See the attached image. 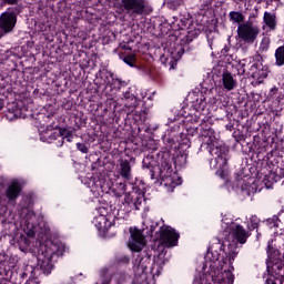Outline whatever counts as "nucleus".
<instances>
[{"instance_id": "14", "label": "nucleus", "mask_w": 284, "mask_h": 284, "mask_svg": "<svg viewBox=\"0 0 284 284\" xmlns=\"http://www.w3.org/2000/svg\"><path fill=\"white\" fill-rule=\"evenodd\" d=\"M118 172L124 181H132V168L136 165V159L133 156L120 158L118 160Z\"/></svg>"}, {"instance_id": "43", "label": "nucleus", "mask_w": 284, "mask_h": 284, "mask_svg": "<svg viewBox=\"0 0 284 284\" xmlns=\"http://www.w3.org/2000/svg\"><path fill=\"white\" fill-rule=\"evenodd\" d=\"M156 227H159V222H152L150 225L149 231L146 232V235L150 236L151 239H156Z\"/></svg>"}, {"instance_id": "2", "label": "nucleus", "mask_w": 284, "mask_h": 284, "mask_svg": "<svg viewBox=\"0 0 284 284\" xmlns=\"http://www.w3.org/2000/svg\"><path fill=\"white\" fill-rule=\"evenodd\" d=\"M143 170H148L151 181H166L173 183L174 169L172 168V154L170 151H155L149 153L142 160Z\"/></svg>"}, {"instance_id": "17", "label": "nucleus", "mask_w": 284, "mask_h": 284, "mask_svg": "<svg viewBox=\"0 0 284 284\" xmlns=\"http://www.w3.org/2000/svg\"><path fill=\"white\" fill-rule=\"evenodd\" d=\"M275 163L277 164L278 161L275 160L273 164H271L273 168L271 169L270 173L264 178V183L266 187H272L274 183H278L281 179H284V169L280 168Z\"/></svg>"}, {"instance_id": "8", "label": "nucleus", "mask_w": 284, "mask_h": 284, "mask_svg": "<svg viewBox=\"0 0 284 284\" xmlns=\"http://www.w3.org/2000/svg\"><path fill=\"white\" fill-rule=\"evenodd\" d=\"M123 97L126 101L125 108H128V110H130L131 112H134V110H136V108H139L141 103H142L141 112H144V114L145 112H148V110L152 108V97L146 98V101H150L149 104L145 101V98H143V101H141V99H139V93L136 92V88L134 87H130L126 91H124Z\"/></svg>"}, {"instance_id": "44", "label": "nucleus", "mask_w": 284, "mask_h": 284, "mask_svg": "<svg viewBox=\"0 0 284 284\" xmlns=\"http://www.w3.org/2000/svg\"><path fill=\"white\" fill-rule=\"evenodd\" d=\"M23 232L27 234V236H29V239H34V235H36L34 225L28 223L24 226Z\"/></svg>"}, {"instance_id": "39", "label": "nucleus", "mask_w": 284, "mask_h": 284, "mask_svg": "<svg viewBox=\"0 0 284 284\" xmlns=\"http://www.w3.org/2000/svg\"><path fill=\"white\" fill-rule=\"evenodd\" d=\"M113 265H130V256L128 255H115L113 258Z\"/></svg>"}, {"instance_id": "22", "label": "nucleus", "mask_w": 284, "mask_h": 284, "mask_svg": "<svg viewBox=\"0 0 284 284\" xmlns=\"http://www.w3.org/2000/svg\"><path fill=\"white\" fill-rule=\"evenodd\" d=\"M250 175H243V172H240L236 174L235 176V185L236 187H239L241 190V192H244V194H247V196H250L252 190H254V187H252V184H250Z\"/></svg>"}, {"instance_id": "37", "label": "nucleus", "mask_w": 284, "mask_h": 284, "mask_svg": "<svg viewBox=\"0 0 284 284\" xmlns=\"http://www.w3.org/2000/svg\"><path fill=\"white\" fill-rule=\"evenodd\" d=\"M229 18L234 23H239V26H241V23H243V21H245V16H243V13H241L239 11H231L229 13Z\"/></svg>"}, {"instance_id": "38", "label": "nucleus", "mask_w": 284, "mask_h": 284, "mask_svg": "<svg viewBox=\"0 0 284 284\" xmlns=\"http://www.w3.org/2000/svg\"><path fill=\"white\" fill-rule=\"evenodd\" d=\"M258 225H261V219L256 215H252L247 223L248 232L252 233L254 230H258Z\"/></svg>"}, {"instance_id": "9", "label": "nucleus", "mask_w": 284, "mask_h": 284, "mask_svg": "<svg viewBox=\"0 0 284 284\" xmlns=\"http://www.w3.org/2000/svg\"><path fill=\"white\" fill-rule=\"evenodd\" d=\"M41 134V139L47 143H55L57 148H63V134H65V128H59V124L52 122L47 125Z\"/></svg>"}, {"instance_id": "33", "label": "nucleus", "mask_w": 284, "mask_h": 284, "mask_svg": "<svg viewBox=\"0 0 284 284\" xmlns=\"http://www.w3.org/2000/svg\"><path fill=\"white\" fill-rule=\"evenodd\" d=\"M126 85H128V82H125L119 78H113L111 80V83L109 84V88L111 89V91L119 92V90H121V88H125Z\"/></svg>"}, {"instance_id": "11", "label": "nucleus", "mask_w": 284, "mask_h": 284, "mask_svg": "<svg viewBox=\"0 0 284 284\" xmlns=\"http://www.w3.org/2000/svg\"><path fill=\"white\" fill-rule=\"evenodd\" d=\"M122 3L131 21L145 12V0H122Z\"/></svg>"}, {"instance_id": "16", "label": "nucleus", "mask_w": 284, "mask_h": 284, "mask_svg": "<svg viewBox=\"0 0 284 284\" xmlns=\"http://www.w3.org/2000/svg\"><path fill=\"white\" fill-rule=\"evenodd\" d=\"M230 234L233 239V242L230 243H235V245L237 243H240V245H245V243H247V239L252 236V233L245 230V227H243L241 224H234Z\"/></svg>"}, {"instance_id": "57", "label": "nucleus", "mask_w": 284, "mask_h": 284, "mask_svg": "<svg viewBox=\"0 0 284 284\" xmlns=\"http://www.w3.org/2000/svg\"><path fill=\"white\" fill-rule=\"evenodd\" d=\"M186 41H187V43H191L192 39H187Z\"/></svg>"}, {"instance_id": "42", "label": "nucleus", "mask_w": 284, "mask_h": 284, "mask_svg": "<svg viewBox=\"0 0 284 284\" xmlns=\"http://www.w3.org/2000/svg\"><path fill=\"white\" fill-rule=\"evenodd\" d=\"M271 43L270 37H263L258 48L260 52H267Z\"/></svg>"}, {"instance_id": "13", "label": "nucleus", "mask_w": 284, "mask_h": 284, "mask_svg": "<svg viewBox=\"0 0 284 284\" xmlns=\"http://www.w3.org/2000/svg\"><path fill=\"white\" fill-rule=\"evenodd\" d=\"M145 187L133 186L132 193H126L124 196V203L128 204L131 210H139V206L142 205L145 199Z\"/></svg>"}, {"instance_id": "35", "label": "nucleus", "mask_w": 284, "mask_h": 284, "mask_svg": "<svg viewBox=\"0 0 284 284\" xmlns=\"http://www.w3.org/2000/svg\"><path fill=\"white\" fill-rule=\"evenodd\" d=\"M100 79L103 81L102 83L105 85V88H109L114 77L108 70H103L100 71Z\"/></svg>"}, {"instance_id": "27", "label": "nucleus", "mask_w": 284, "mask_h": 284, "mask_svg": "<svg viewBox=\"0 0 284 284\" xmlns=\"http://www.w3.org/2000/svg\"><path fill=\"white\" fill-rule=\"evenodd\" d=\"M7 112V119H9V121H14V119H26L23 109L19 108L14 102L9 104Z\"/></svg>"}, {"instance_id": "28", "label": "nucleus", "mask_w": 284, "mask_h": 284, "mask_svg": "<svg viewBox=\"0 0 284 284\" xmlns=\"http://www.w3.org/2000/svg\"><path fill=\"white\" fill-rule=\"evenodd\" d=\"M266 152L267 149L265 146H258L256 150L257 159L266 161L268 165H274V161H276V158H274V153L272 151L267 153Z\"/></svg>"}, {"instance_id": "10", "label": "nucleus", "mask_w": 284, "mask_h": 284, "mask_svg": "<svg viewBox=\"0 0 284 284\" xmlns=\"http://www.w3.org/2000/svg\"><path fill=\"white\" fill-rule=\"evenodd\" d=\"M179 239L181 235L171 226H161L159 232H155V240L161 241L164 247H176Z\"/></svg>"}, {"instance_id": "59", "label": "nucleus", "mask_w": 284, "mask_h": 284, "mask_svg": "<svg viewBox=\"0 0 284 284\" xmlns=\"http://www.w3.org/2000/svg\"><path fill=\"white\" fill-rule=\"evenodd\" d=\"M122 21H128V20L125 18H123Z\"/></svg>"}, {"instance_id": "5", "label": "nucleus", "mask_w": 284, "mask_h": 284, "mask_svg": "<svg viewBox=\"0 0 284 284\" xmlns=\"http://www.w3.org/2000/svg\"><path fill=\"white\" fill-rule=\"evenodd\" d=\"M239 77H252L258 85L267 79L270 74V68L263 64V55L256 53L253 57L245 58L236 65Z\"/></svg>"}, {"instance_id": "30", "label": "nucleus", "mask_w": 284, "mask_h": 284, "mask_svg": "<svg viewBox=\"0 0 284 284\" xmlns=\"http://www.w3.org/2000/svg\"><path fill=\"white\" fill-rule=\"evenodd\" d=\"M263 21L268 30H276V14L265 11Z\"/></svg>"}, {"instance_id": "6", "label": "nucleus", "mask_w": 284, "mask_h": 284, "mask_svg": "<svg viewBox=\"0 0 284 284\" xmlns=\"http://www.w3.org/2000/svg\"><path fill=\"white\" fill-rule=\"evenodd\" d=\"M212 156H215L210 162L211 170L215 171V176L225 179V166L230 161V149L225 145L213 146L210 150Z\"/></svg>"}, {"instance_id": "49", "label": "nucleus", "mask_w": 284, "mask_h": 284, "mask_svg": "<svg viewBox=\"0 0 284 284\" xmlns=\"http://www.w3.org/2000/svg\"><path fill=\"white\" fill-rule=\"evenodd\" d=\"M186 132H187L189 136H199L201 129L199 126H194V128L187 129Z\"/></svg>"}, {"instance_id": "26", "label": "nucleus", "mask_w": 284, "mask_h": 284, "mask_svg": "<svg viewBox=\"0 0 284 284\" xmlns=\"http://www.w3.org/2000/svg\"><path fill=\"white\" fill-rule=\"evenodd\" d=\"M32 205H34V200H32V195L23 196L18 206V212L20 216H28V214H30V207H32Z\"/></svg>"}, {"instance_id": "54", "label": "nucleus", "mask_w": 284, "mask_h": 284, "mask_svg": "<svg viewBox=\"0 0 284 284\" xmlns=\"http://www.w3.org/2000/svg\"><path fill=\"white\" fill-rule=\"evenodd\" d=\"M3 263H10V261H1L0 260V275H1V268L3 267Z\"/></svg>"}, {"instance_id": "52", "label": "nucleus", "mask_w": 284, "mask_h": 284, "mask_svg": "<svg viewBox=\"0 0 284 284\" xmlns=\"http://www.w3.org/2000/svg\"><path fill=\"white\" fill-rule=\"evenodd\" d=\"M226 130H229V132H232V130H234V124L232 122L226 124Z\"/></svg>"}, {"instance_id": "34", "label": "nucleus", "mask_w": 284, "mask_h": 284, "mask_svg": "<svg viewBox=\"0 0 284 284\" xmlns=\"http://www.w3.org/2000/svg\"><path fill=\"white\" fill-rule=\"evenodd\" d=\"M275 65H277V68H283L284 65V45L275 50Z\"/></svg>"}, {"instance_id": "12", "label": "nucleus", "mask_w": 284, "mask_h": 284, "mask_svg": "<svg viewBox=\"0 0 284 284\" xmlns=\"http://www.w3.org/2000/svg\"><path fill=\"white\" fill-rule=\"evenodd\" d=\"M213 70L216 77H222V85L224 90L230 92L236 88V79L234 78L235 75H233L232 72L227 70V65L217 64Z\"/></svg>"}, {"instance_id": "41", "label": "nucleus", "mask_w": 284, "mask_h": 284, "mask_svg": "<svg viewBox=\"0 0 284 284\" xmlns=\"http://www.w3.org/2000/svg\"><path fill=\"white\" fill-rule=\"evenodd\" d=\"M178 148H190L191 143L190 138L186 134L181 133L180 140L178 139Z\"/></svg>"}, {"instance_id": "51", "label": "nucleus", "mask_w": 284, "mask_h": 284, "mask_svg": "<svg viewBox=\"0 0 284 284\" xmlns=\"http://www.w3.org/2000/svg\"><path fill=\"white\" fill-rule=\"evenodd\" d=\"M3 3H8V6H17L19 3V0H2Z\"/></svg>"}, {"instance_id": "4", "label": "nucleus", "mask_w": 284, "mask_h": 284, "mask_svg": "<svg viewBox=\"0 0 284 284\" xmlns=\"http://www.w3.org/2000/svg\"><path fill=\"white\" fill-rule=\"evenodd\" d=\"M237 254L239 245L231 243L230 239L225 237L222 244L221 241H219V243L211 245L204 258L205 261H210V263H217L216 267H223V265H227V263L232 265Z\"/></svg>"}, {"instance_id": "20", "label": "nucleus", "mask_w": 284, "mask_h": 284, "mask_svg": "<svg viewBox=\"0 0 284 284\" xmlns=\"http://www.w3.org/2000/svg\"><path fill=\"white\" fill-rule=\"evenodd\" d=\"M258 26L252 21H245L239 24L237 34L239 37H258Z\"/></svg>"}, {"instance_id": "48", "label": "nucleus", "mask_w": 284, "mask_h": 284, "mask_svg": "<svg viewBox=\"0 0 284 284\" xmlns=\"http://www.w3.org/2000/svg\"><path fill=\"white\" fill-rule=\"evenodd\" d=\"M75 148L82 154H88V152H90V148L85 143L78 142Z\"/></svg>"}, {"instance_id": "56", "label": "nucleus", "mask_w": 284, "mask_h": 284, "mask_svg": "<svg viewBox=\"0 0 284 284\" xmlns=\"http://www.w3.org/2000/svg\"><path fill=\"white\" fill-rule=\"evenodd\" d=\"M47 41H54V38H47Z\"/></svg>"}, {"instance_id": "24", "label": "nucleus", "mask_w": 284, "mask_h": 284, "mask_svg": "<svg viewBox=\"0 0 284 284\" xmlns=\"http://www.w3.org/2000/svg\"><path fill=\"white\" fill-rule=\"evenodd\" d=\"M192 105L196 112H203L207 105V99L203 95V91L201 92H193L191 95Z\"/></svg>"}, {"instance_id": "32", "label": "nucleus", "mask_w": 284, "mask_h": 284, "mask_svg": "<svg viewBox=\"0 0 284 284\" xmlns=\"http://www.w3.org/2000/svg\"><path fill=\"white\" fill-rule=\"evenodd\" d=\"M235 39L239 48H247V45H252L256 41V37H236Z\"/></svg>"}, {"instance_id": "55", "label": "nucleus", "mask_w": 284, "mask_h": 284, "mask_svg": "<svg viewBox=\"0 0 284 284\" xmlns=\"http://www.w3.org/2000/svg\"><path fill=\"white\" fill-rule=\"evenodd\" d=\"M1 110H3V100L2 99H0V112H1Z\"/></svg>"}, {"instance_id": "50", "label": "nucleus", "mask_w": 284, "mask_h": 284, "mask_svg": "<svg viewBox=\"0 0 284 284\" xmlns=\"http://www.w3.org/2000/svg\"><path fill=\"white\" fill-rule=\"evenodd\" d=\"M119 48H120V50H124V52H132V47H130V41H128V42H125V41L121 42V43L119 44Z\"/></svg>"}, {"instance_id": "46", "label": "nucleus", "mask_w": 284, "mask_h": 284, "mask_svg": "<svg viewBox=\"0 0 284 284\" xmlns=\"http://www.w3.org/2000/svg\"><path fill=\"white\" fill-rule=\"evenodd\" d=\"M281 222V220L278 219V215H273L272 217L266 220V223L268 225V227H278V223Z\"/></svg>"}, {"instance_id": "36", "label": "nucleus", "mask_w": 284, "mask_h": 284, "mask_svg": "<svg viewBox=\"0 0 284 284\" xmlns=\"http://www.w3.org/2000/svg\"><path fill=\"white\" fill-rule=\"evenodd\" d=\"M199 139H202L204 143L210 145L214 141V131H200Z\"/></svg>"}, {"instance_id": "45", "label": "nucleus", "mask_w": 284, "mask_h": 284, "mask_svg": "<svg viewBox=\"0 0 284 284\" xmlns=\"http://www.w3.org/2000/svg\"><path fill=\"white\" fill-rule=\"evenodd\" d=\"M200 132H209V131H214L212 129V124L205 120H201V123L199 125Z\"/></svg>"}, {"instance_id": "58", "label": "nucleus", "mask_w": 284, "mask_h": 284, "mask_svg": "<svg viewBox=\"0 0 284 284\" xmlns=\"http://www.w3.org/2000/svg\"><path fill=\"white\" fill-rule=\"evenodd\" d=\"M194 121H195V123H199V118H197V119H195Z\"/></svg>"}, {"instance_id": "31", "label": "nucleus", "mask_w": 284, "mask_h": 284, "mask_svg": "<svg viewBox=\"0 0 284 284\" xmlns=\"http://www.w3.org/2000/svg\"><path fill=\"white\" fill-rule=\"evenodd\" d=\"M172 164L174 163L175 168H185L187 165V154H178L175 158L171 155Z\"/></svg>"}, {"instance_id": "19", "label": "nucleus", "mask_w": 284, "mask_h": 284, "mask_svg": "<svg viewBox=\"0 0 284 284\" xmlns=\"http://www.w3.org/2000/svg\"><path fill=\"white\" fill-rule=\"evenodd\" d=\"M131 241L129 242V247L131 252H141L143 247H145V236H143V232L141 230L135 229L131 230Z\"/></svg>"}, {"instance_id": "7", "label": "nucleus", "mask_w": 284, "mask_h": 284, "mask_svg": "<svg viewBox=\"0 0 284 284\" xmlns=\"http://www.w3.org/2000/svg\"><path fill=\"white\" fill-rule=\"evenodd\" d=\"M74 37H55L57 42L59 43V50L65 52H74V50H79V47L84 48V50H90L94 48V42H92L91 37L79 38V42L74 41Z\"/></svg>"}, {"instance_id": "1", "label": "nucleus", "mask_w": 284, "mask_h": 284, "mask_svg": "<svg viewBox=\"0 0 284 284\" xmlns=\"http://www.w3.org/2000/svg\"><path fill=\"white\" fill-rule=\"evenodd\" d=\"M64 252V244L50 242L47 245L42 246L41 253L38 254V263L36 268L32 267V265H26L22 268L14 270V264L10 262H4L2 263L1 267V276H3L6 281L19 284L23 283V281H26V278H28L29 276L24 284H34V276L37 275V272H39L40 270V272H42L44 276H50L54 267V265L52 264V260L54 258V256H63Z\"/></svg>"}, {"instance_id": "3", "label": "nucleus", "mask_w": 284, "mask_h": 284, "mask_svg": "<svg viewBox=\"0 0 284 284\" xmlns=\"http://www.w3.org/2000/svg\"><path fill=\"white\" fill-rule=\"evenodd\" d=\"M159 50H163V53L160 55V62L164 68H168L169 72H174L179 70V61L185 54V41L181 40L179 42V38L174 40L168 38H160Z\"/></svg>"}, {"instance_id": "18", "label": "nucleus", "mask_w": 284, "mask_h": 284, "mask_svg": "<svg viewBox=\"0 0 284 284\" xmlns=\"http://www.w3.org/2000/svg\"><path fill=\"white\" fill-rule=\"evenodd\" d=\"M14 26H17V13L4 12L1 14L0 32H3V34H8V32H12V30H14Z\"/></svg>"}, {"instance_id": "53", "label": "nucleus", "mask_w": 284, "mask_h": 284, "mask_svg": "<svg viewBox=\"0 0 284 284\" xmlns=\"http://www.w3.org/2000/svg\"><path fill=\"white\" fill-rule=\"evenodd\" d=\"M169 141V148H173V145H176V143L174 142V139H168Z\"/></svg>"}, {"instance_id": "21", "label": "nucleus", "mask_w": 284, "mask_h": 284, "mask_svg": "<svg viewBox=\"0 0 284 284\" xmlns=\"http://www.w3.org/2000/svg\"><path fill=\"white\" fill-rule=\"evenodd\" d=\"M135 263H138L134 266L135 274H139V275L145 274V272H148V267H150V265H152L151 253L143 252L141 254V256L138 260H135Z\"/></svg>"}, {"instance_id": "15", "label": "nucleus", "mask_w": 284, "mask_h": 284, "mask_svg": "<svg viewBox=\"0 0 284 284\" xmlns=\"http://www.w3.org/2000/svg\"><path fill=\"white\" fill-rule=\"evenodd\" d=\"M101 284H123L125 283V273L118 272L115 274H110V268L102 267L99 272Z\"/></svg>"}, {"instance_id": "29", "label": "nucleus", "mask_w": 284, "mask_h": 284, "mask_svg": "<svg viewBox=\"0 0 284 284\" xmlns=\"http://www.w3.org/2000/svg\"><path fill=\"white\" fill-rule=\"evenodd\" d=\"M266 99L267 101H272V103H281L284 99V93L278 89V87H273L270 89Z\"/></svg>"}, {"instance_id": "47", "label": "nucleus", "mask_w": 284, "mask_h": 284, "mask_svg": "<svg viewBox=\"0 0 284 284\" xmlns=\"http://www.w3.org/2000/svg\"><path fill=\"white\" fill-rule=\"evenodd\" d=\"M63 143L67 141L68 143H72V140L74 139V134L72 131H68V129H64V133L62 135Z\"/></svg>"}, {"instance_id": "40", "label": "nucleus", "mask_w": 284, "mask_h": 284, "mask_svg": "<svg viewBox=\"0 0 284 284\" xmlns=\"http://www.w3.org/2000/svg\"><path fill=\"white\" fill-rule=\"evenodd\" d=\"M91 187V192L99 194L100 192H103V186L101 185V180H91L89 183Z\"/></svg>"}, {"instance_id": "25", "label": "nucleus", "mask_w": 284, "mask_h": 284, "mask_svg": "<svg viewBox=\"0 0 284 284\" xmlns=\"http://www.w3.org/2000/svg\"><path fill=\"white\" fill-rule=\"evenodd\" d=\"M118 57L123 63L129 65L130 68H136V63L139 60L136 59V53L132 51H120Z\"/></svg>"}, {"instance_id": "23", "label": "nucleus", "mask_w": 284, "mask_h": 284, "mask_svg": "<svg viewBox=\"0 0 284 284\" xmlns=\"http://www.w3.org/2000/svg\"><path fill=\"white\" fill-rule=\"evenodd\" d=\"M22 190L21 183L17 181L11 182L6 191V197L8 199L9 203H14L21 195Z\"/></svg>"}]
</instances>
